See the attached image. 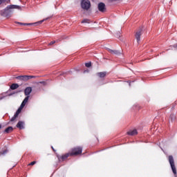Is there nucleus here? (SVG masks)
<instances>
[{
	"label": "nucleus",
	"mask_w": 177,
	"mask_h": 177,
	"mask_svg": "<svg viewBox=\"0 0 177 177\" xmlns=\"http://www.w3.org/2000/svg\"><path fill=\"white\" fill-rule=\"evenodd\" d=\"M17 88H19V84L17 83H13L10 86V89H11L12 91H15V89H17Z\"/></svg>",
	"instance_id": "nucleus-17"
},
{
	"label": "nucleus",
	"mask_w": 177,
	"mask_h": 177,
	"mask_svg": "<svg viewBox=\"0 0 177 177\" xmlns=\"http://www.w3.org/2000/svg\"><path fill=\"white\" fill-rule=\"evenodd\" d=\"M54 44H56V41H52L49 43V45H53Z\"/></svg>",
	"instance_id": "nucleus-26"
},
{
	"label": "nucleus",
	"mask_w": 177,
	"mask_h": 177,
	"mask_svg": "<svg viewBox=\"0 0 177 177\" xmlns=\"http://www.w3.org/2000/svg\"><path fill=\"white\" fill-rule=\"evenodd\" d=\"M127 135H129L130 136H135V135H138V130L134 129L132 131H129L127 132Z\"/></svg>",
	"instance_id": "nucleus-14"
},
{
	"label": "nucleus",
	"mask_w": 177,
	"mask_h": 177,
	"mask_svg": "<svg viewBox=\"0 0 177 177\" xmlns=\"http://www.w3.org/2000/svg\"><path fill=\"white\" fill-rule=\"evenodd\" d=\"M142 32H143V29L140 28L136 32V39H137V42H139L140 41V37L142 35Z\"/></svg>",
	"instance_id": "nucleus-8"
},
{
	"label": "nucleus",
	"mask_w": 177,
	"mask_h": 177,
	"mask_svg": "<svg viewBox=\"0 0 177 177\" xmlns=\"http://www.w3.org/2000/svg\"><path fill=\"white\" fill-rule=\"evenodd\" d=\"M69 153L71 154V156H78L79 154H82V147H76L72 149L71 152H69Z\"/></svg>",
	"instance_id": "nucleus-2"
},
{
	"label": "nucleus",
	"mask_w": 177,
	"mask_h": 177,
	"mask_svg": "<svg viewBox=\"0 0 177 177\" xmlns=\"http://www.w3.org/2000/svg\"><path fill=\"white\" fill-rule=\"evenodd\" d=\"M88 19H83L82 21V23H88Z\"/></svg>",
	"instance_id": "nucleus-27"
},
{
	"label": "nucleus",
	"mask_w": 177,
	"mask_h": 177,
	"mask_svg": "<svg viewBox=\"0 0 177 177\" xmlns=\"http://www.w3.org/2000/svg\"><path fill=\"white\" fill-rule=\"evenodd\" d=\"M32 92V87H26L24 89V95L25 96H30V95L31 94V93Z\"/></svg>",
	"instance_id": "nucleus-10"
},
{
	"label": "nucleus",
	"mask_w": 177,
	"mask_h": 177,
	"mask_svg": "<svg viewBox=\"0 0 177 177\" xmlns=\"http://www.w3.org/2000/svg\"><path fill=\"white\" fill-rule=\"evenodd\" d=\"M23 109H24V108L21 107V105H20L19 108L17 110V111H16V113H15V115H16L17 117H19V114L20 113H21V110H23Z\"/></svg>",
	"instance_id": "nucleus-19"
},
{
	"label": "nucleus",
	"mask_w": 177,
	"mask_h": 177,
	"mask_svg": "<svg viewBox=\"0 0 177 177\" xmlns=\"http://www.w3.org/2000/svg\"><path fill=\"white\" fill-rule=\"evenodd\" d=\"M98 10L99 12H101L102 13H104L106 12V4L103 2H100L97 5Z\"/></svg>",
	"instance_id": "nucleus-7"
},
{
	"label": "nucleus",
	"mask_w": 177,
	"mask_h": 177,
	"mask_svg": "<svg viewBox=\"0 0 177 177\" xmlns=\"http://www.w3.org/2000/svg\"><path fill=\"white\" fill-rule=\"evenodd\" d=\"M70 156H71V155L70 154V152H68L67 153L62 155V156H57V158L59 161H64V160H66V158H68V157Z\"/></svg>",
	"instance_id": "nucleus-9"
},
{
	"label": "nucleus",
	"mask_w": 177,
	"mask_h": 177,
	"mask_svg": "<svg viewBox=\"0 0 177 177\" xmlns=\"http://www.w3.org/2000/svg\"><path fill=\"white\" fill-rule=\"evenodd\" d=\"M108 50L109 53H111V55H116L117 56H119V55H121V52L117 50H111L109 48Z\"/></svg>",
	"instance_id": "nucleus-12"
},
{
	"label": "nucleus",
	"mask_w": 177,
	"mask_h": 177,
	"mask_svg": "<svg viewBox=\"0 0 177 177\" xmlns=\"http://www.w3.org/2000/svg\"><path fill=\"white\" fill-rule=\"evenodd\" d=\"M169 162L170 164L172 172L174 175H176V167H175V161L174 160V156H169Z\"/></svg>",
	"instance_id": "nucleus-3"
},
{
	"label": "nucleus",
	"mask_w": 177,
	"mask_h": 177,
	"mask_svg": "<svg viewBox=\"0 0 177 177\" xmlns=\"http://www.w3.org/2000/svg\"><path fill=\"white\" fill-rule=\"evenodd\" d=\"M57 42H59V40H57Z\"/></svg>",
	"instance_id": "nucleus-35"
},
{
	"label": "nucleus",
	"mask_w": 177,
	"mask_h": 177,
	"mask_svg": "<svg viewBox=\"0 0 177 177\" xmlns=\"http://www.w3.org/2000/svg\"><path fill=\"white\" fill-rule=\"evenodd\" d=\"M1 128H2V125L0 124V129H1Z\"/></svg>",
	"instance_id": "nucleus-34"
},
{
	"label": "nucleus",
	"mask_w": 177,
	"mask_h": 177,
	"mask_svg": "<svg viewBox=\"0 0 177 177\" xmlns=\"http://www.w3.org/2000/svg\"><path fill=\"white\" fill-rule=\"evenodd\" d=\"M17 115H14L13 117L10 119L11 122H13V121H15V120H16V118H17Z\"/></svg>",
	"instance_id": "nucleus-20"
},
{
	"label": "nucleus",
	"mask_w": 177,
	"mask_h": 177,
	"mask_svg": "<svg viewBox=\"0 0 177 177\" xmlns=\"http://www.w3.org/2000/svg\"><path fill=\"white\" fill-rule=\"evenodd\" d=\"M51 148L53 150V151H56V150H55V148H53V147H51Z\"/></svg>",
	"instance_id": "nucleus-30"
},
{
	"label": "nucleus",
	"mask_w": 177,
	"mask_h": 177,
	"mask_svg": "<svg viewBox=\"0 0 177 177\" xmlns=\"http://www.w3.org/2000/svg\"><path fill=\"white\" fill-rule=\"evenodd\" d=\"M2 99H3V97H0V100H2Z\"/></svg>",
	"instance_id": "nucleus-33"
},
{
	"label": "nucleus",
	"mask_w": 177,
	"mask_h": 177,
	"mask_svg": "<svg viewBox=\"0 0 177 177\" xmlns=\"http://www.w3.org/2000/svg\"><path fill=\"white\" fill-rule=\"evenodd\" d=\"M117 37H118V38H120V34L118 33Z\"/></svg>",
	"instance_id": "nucleus-31"
},
{
	"label": "nucleus",
	"mask_w": 177,
	"mask_h": 177,
	"mask_svg": "<svg viewBox=\"0 0 177 177\" xmlns=\"http://www.w3.org/2000/svg\"><path fill=\"white\" fill-rule=\"evenodd\" d=\"M111 2H113V0H111Z\"/></svg>",
	"instance_id": "nucleus-36"
},
{
	"label": "nucleus",
	"mask_w": 177,
	"mask_h": 177,
	"mask_svg": "<svg viewBox=\"0 0 177 177\" xmlns=\"http://www.w3.org/2000/svg\"><path fill=\"white\" fill-rule=\"evenodd\" d=\"M10 132H13V127H12V126L7 127L4 130V133H10Z\"/></svg>",
	"instance_id": "nucleus-15"
},
{
	"label": "nucleus",
	"mask_w": 177,
	"mask_h": 177,
	"mask_svg": "<svg viewBox=\"0 0 177 177\" xmlns=\"http://www.w3.org/2000/svg\"><path fill=\"white\" fill-rule=\"evenodd\" d=\"M173 48H174V49L176 50V49H177V44H174V45L173 46Z\"/></svg>",
	"instance_id": "nucleus-28"
},
{
	"label": "nucleus",
	"mask_w": 177,
	"mask_h": 177,
	"mask_svg": "<svg viewBox=\"0 0 177 177\" xmlns=\"http://www.w3.org/2000/svg\"><path fill=\"white\" fill-rule=\"evenodd\" d=\"M20 92H23V90H19L16 91L15 93H11L10 95L12 96V95H15V93H20Z\"/></svg>",
	"instance_id": "nucleus-24"
},
{
	"label": "nucleus",
	"mask_w": 177,
	"mask_h": 177,
	"mask_svg": "<svg viewBox=\"0 0 177 177\" xmlns=\"http://www.w3.org/2000/svg\"><path fill=\"white\" fill-rule=\"evenodd\" d=\"M35 164H37V162L36 161H32L31 162L29 165H35Z\"/></svg>",
	"instance_id": "nucleus-25"
},
{
	"label": "nucleus",
	"mask_w": 177,
	"mask_h": 177,
	"mask_svg": "<svg viewBox=\"0 0 177 177\" xmlns=\"http://www.w3.org/2000/svg\"><path fill=\"white\" fill-rule=\"evenodd\" d=\"M26 123L23 121H19L17 124L16 127L17 128H19V129H24Z\"/></svg>",
	"instance_id": "nucleus-11"
},
{
	"label": "nucleus",
	"mask_w": 177,
	"mask_h": 177,
	"mask_svg": "<svg viewBox=\"0 0 177 177\" xmlns=\"http://www.w3.org/2000/svg\"><path fill=\"white\" fill-rule=\"evenodd\" d=\"M30 99V96H26L24 100L22 101L21 104V107L24 108V106H26V104H27V102H28V100Z\"/></svg>",
	"instance_id": "nucleus-13"
},
{
	"label": "nucleus",
	"mask_w": 177,
	"mask_h": 177,
	"mask_svg": "<svg viewBox=\"0 0 177 177\" xmlns=\"http://www.w3.org/2000/svg\"><path fill=\"white\" fill-rule=\"evenodd\" d=\"M8 0H0V5H2V3H5ZM9 2H10V0H8Z\"/></svg>",
	"instance_id": "nucleus-23"
},
{
	"label": "nucleus",
	"mask_w": 177,
	"mask_h": 177,
	"mask_svg": "<svg viewBox=\"0 0 177 177\" xmlns=\"http://www.w3.org/2000/svg\"><path fill=\"white\" fill-rule=\"evenodd\" d=\"M40 84H42L43 85H46V82H40Z\"/></svg>",
	"instance_id": "nucleus-29"
},
{
	"label": "nucleus",
	"mask_w": 177,
	"mask_h": 177,
	"mask_svg": "<svg viewBox=\"0 0 177 177\" xmlns=\"http://www.w3.org/2000/svg\"><path fill=\"white\" fill-rule=\"evenodd\" d=\"M81 8L85 10H88L91 8V1L89 0H82Z\"/></svg>",
	"instance_id": "nucleus-4"
},
{
	"label": "nucleus",
	"mask_w": 177,
	"mask_h": 177,
	"mask_svg": "<svg viewBox=\"0 0 177 177\" xmlns=\"http://www.w3.org/2000/svg\"><path fill=\"white\" fill-rule=\"evenodd\" d=\"M85 66H86V67L89 68V67H91V66H92V63L91 62H87V63L85 64Z\"/></svg>",
	"instance_id": "nucleus-21"
},
{
	"label": "nucleus",
	"mask_w": 177,
	"mask_h": 177,
	"mask_svg": "<svg viewBox=\"0 0 177 177\" xmlns=\"http://www.w3.org/2000/svg\"><path fill=\"white\" fill-rule=\"evenodd\" d=\"M6 153H8V149H4L1 152V154H2L3 156L6 154Z\"/></svg>",
	"instance_id": "nucleus-22"
},
{
	"label": "nucleus",
	"mask_w": 177,
	"mask_h": 177,
	"mask_svg": "<svg viewBox=\"0 0 177 177\" xmlns=\"http://www.w3.org/2000/svg\"><path fill=\"white\" fill-rule=\"evenodd\" d=\"M36 76L34 75H20L17 76V80H19L20 81H28V80H31V78H35Z\"/></svg>",
	"instance_id": "nucleus-5"
},
{
	"label": "nucleus",
	"mask_w": 177,
	"mask_h": 177,
	"mask_svg": "<svg viewBox=\"0 0 177 177\" xmlns=\"http://www.w3.org/2000/svg\"><path fill=\"white\" fill-rule=\"evenodd\" d=\"M106 74H107V72H99L97 73V75L100 78H104V77H106Z\"/></svg>",
	"instance_id": "nucleus-16"
},
{
	"label": "nucleus",
	"mask_w": 177,
	"mask_h": 177,
	"mask_svg": "<svg viewBox=\"0 0 177 177\" xmlns=\"http://www.w3.org/2000/svg\"><path fill=\"white\" fill-rule=\"evenodd\" d=\"M176 120V115H175V114H171L169 117V120L171 122H174V121H175Z\"/></svg>",
	"instance_id": "nucleus-18"
},
{
	"label": "nucleus",
	"mask_w": 177,
	"mask_h": 177,
	"mask_svg": "<svg viewBox=\"0 0 177 177\" xmlns=\"http://www.w3.org/2000/svg\"><path fill=\"white\" fill-rule=\"evenodd\" d=\"M61 75H64V73H62Z\"/></svg>",
	"instance_id": "nucleus-32"
},
{
	"label": "nucleus",
	"mask_w": 177,
	"mask_h": 177,
	"mask_svg": "<svg viewBox=\"0 0 177 177\" xmlns=\"http://www.w3.org/2000/svg\"><path fill=\"white\" fill-rule=\"evenodd\" d=\"M45 21V19L39 21L37 22L31 23V24H24L21 22H18V24H20L21 26H39V24H42Z\"/></svg>",
	"instance_id": "nucleus-6"
},
{
	"label": "nucleus",
	"mask_w": 177,
	"mask_h": 177,
	"mask_svg": "<svg viewBox=\"0 0 177 177\" xmlns=\"http://www.w3.org/2000/svg\"><path fill=\"white\" fill-rule=\"evenodd\" d=\"M13 9H18V10H21V6L18 5H10L8 6L4 10L1 11V15L3 17H12V15H13Z\"/></svg>",
	"instance_id": "nucleus-1"
}]
</instances>
